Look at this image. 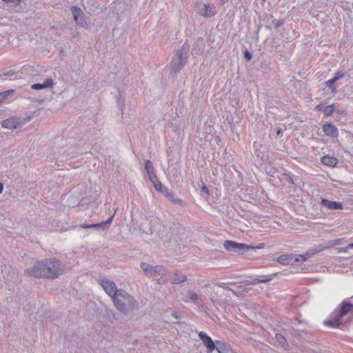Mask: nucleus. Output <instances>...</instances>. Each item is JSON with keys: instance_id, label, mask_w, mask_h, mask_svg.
<instances>
[{"instance_id": "nucleus-24", "label": "nucleus", "mask_w": 353, "mask_h": 353, "mask_svg": "<svg viewBox=\"0 0 353 353\" xmlns=\"http://www.w3.org/2000/svg\"><path fill=\"white\" fill-rule=\"evenodd\" d=\"M166 196L174 204L181 205L183 201L179 198H174V194L170 192H168Z\"/></svg>"}, {"instance_id": "nucleus-36", "label": "nucleus", "mask_w": 353, "mask_h": 353, "mask_svg": "<svg viewBox=\"0 0 353 353\" xmlns=\"http://www.w3.org/2000/svg\"><path fill=\"white\" fill-rule=\"evenodd\" d=\"M244 57H245V58L247 60L250 61V60H251V59H252V53H251V52H250L248 50H245V51L244 52Z\"/></svg>"}, {"instance_id": "nucleus-34", "label": "nucleus", "mask_w": 353, "mask_h": 353, "mask_svg": "<svg viewBox=\"0 0 353 353\" xmlns=\"http://www.w3.org/2000/svg\"><path fill=\"white\" fill-rule=\"evenodd\" d=\"M277 261L281 264H285L287 261V255H282L278 257Z\"/></svg>"}, {"instance_id": "nucleus-39", "label": "nucleus", "mask_w": 353, "mask_h": 353, "mask_svg": "<svg viewBox=\"0 0 353 353\" xmlns=\"http://www.w3.org/2000/svg\"><path fill=\"white\" fill-rule=\"evenodd\" d=\"M323 108V106L322 105H321V104H319V105H317L315 107L314 110H322Z\"/></svg>"}, {"instance_id": "nucleus-9", "label": "nucleus", "mask_w": 353, "mask_h": 353, "mask_svg": "<svg viewBox=\"0 0 353 353\" xmlns=\"http://www.w3.org/2000/svg\"><path fill=\"white\" fill-rule=\"evenodd\" d=\"M341 317L350 312H353V296L350 300L343 301L337 310H335Z\"/></svg>"}, {"instance_id": "nucleus-22", "label": "nucleus", "mask_w": 353, "mask_h": 353, "mask_svg": "<svg viewBox=\"0 0 353 353\" xmlns=\"http://www.w3.org/2000/svg\"><path fill=\"white\" fill-rule=\"evenodd\" d=\"M152 225L151 227V232L154 233L156 232L159 236L161 238L164 236V231L158 230L157 226L161 225V221L158 219H154L152 221Z\"/></svg>"}, {"instance_id": "nucleus-17", "label": "nucleus", "mask_w": 353, "mask_h": 353, "mask_svg": "<svg viewBox=\"0 0 353 353\" xmlns=\"http://www.w3.org/2000/svg\"><path fill=\"white\" fill-rule=\"evenodd\" d=\"M309 256H305L301 254H290L288 255V264H294V263H303Z\"/></svg>"}, {"instance_id": "nucleus-40", "label": "nucleus", "mask_w": 353, "mask_h": 353, "mask_svg": "<svg viewBox=\"0 0 353 353\" xmlns=\"http://www.w3.org/2000/svg\"><path fill=\"white\" fill-rule=\"evenodd\" d=\"M6 76H12L14 75V73L11 71L4 73Z\"/></svg>"}, {"instance_id": "nucleus-13", "label": "nucleus", "mask_w": 353, "mask_h": 353, "mask_svg": "<svg viewBox=\"0 0 353 353\" xmlns=\"http://www.w3.org/2000/svg\"><path fill=\"white\" fill-rule=\"evenodd\" d=\"M116 212H117V210H115L114 213L104 222H101L99 223H93V224H85L84 223V224L81 225L80 227L82 228H101V227H103V228H105L107 227V225H109L111 223V222L112 221V220L114 217Z\"/></svg>"}, {"instance_id": "nucleus-23", "label": "nucleus", "mask_w": 353, "mask_h": 353, "mask_svg": "<svg viewBox=\"0 0 353 353\" xmlns=\"http://www.w3.org/2000/svg\"><path fill=\"white\" fill-rule=\"evenodd\" d=\"M215 345V349L217 350L219 353H228V352L230 350L225 343L220 341H216Z\"/></svg>"}, {"instance_id": "nucleus-33", "label": "nucleus", "mask_w": 353, "mask_h": 353, "mask_svg": "<svg viewBox=\"0 0 353 353\" xmlns=\"http://www.w3.org/2000/svg\"><path fill=\"white\" fill-rule=\"evenodd\" d=\"M2 1L7 4L17 5L20 3V1L21 0H2Z\"/></svg>"}, {"instance_id": "nucleus-38", "label": "nucleus", "mask_w": 353, "mask_h": 353, "mask_svg": "<svg viewBox=\"0 0 353 353\" xmlns=\"http://www.w3.org/2000/svg\"><path fill=\"white\" fill-rule=\"evenodd\" d=\"M70 30L72 31V34L73 37L79 36V32L74 30L72 28H70Z\"/></svg>"}, {"instance_id": "nucleus-5", "label": "nucleus", "mask_w": 353, "mask_h": 353, "mask_svg": "<svg viewBox=\"0 0 353 353\" xmlns=\"http://www.w3.org/2000/svg\"><path fill=\"white\" fill-rule=\"evenodd\" d=\"M271 279H255L251 281H250L247 285H239L236 288V289H231L228 287L226 283H221L219 284V286L221 288H223L225 290L231 291L234 295L236 296H241L245 294V293H247L251 288L249 287L250 285H255L256 283H268L270 281Z\"/></svg>"}, {"instance_id": "nucleus-16", "label": "nucleus", "mask_w": 353, "mask_h": 353, "mask_svg": "<svg viewBox=\"0 0 353 353\" xmlns=\"http://www.w3.org/2000/svg\"><path fill=\"white\" fill-rule=\"evenodd\" d=\"M321 162L329 167H336L339 163L338 159L334 156L325 155L321 157Z\"/></svg>"}, {"instance_id": "nucleus-26", "label": "nucleus", "mask_w": 353, "mask_h": 353, "mask_svg": "<svg viewBox=\"0 0 353 353\" xmlns=\"http://www.w3.org/2000/svg\"><path fill=\"white\" fill-rule=\"evenodd\" d=\"M336 81H334V79L333 78H332V79L327 80V81H325V85L331 89V91L332 93H335L336 91V88L333 85V84Z\"/></svg>"}, {"instance_id": "nucleus-45", "label": "nucleus", "mask_w": 353, "mask_h": 353, "mask_svg": "<svg viewBox=\"0 0 353 353\" xmlns=\"http://www.w3.org/2000/svg\"><path fill=\"white\" fill-rule=\"evenodd\" d=\"M228 0H221V4H224L226 1H228Z\"/></svg>"}, {"instance_id": "nucleus-3", "label": "nucleus", "mask_w": 353, "mask_h": 353, "mask_svg": "<svg viewBox=\"0 0 353 353\" xmlns=\"http://www.w3.org/2000/svg\"><path fill=\"white\" fill-rule=\"evenodd\" d=\"M141 268L143 270L145 274L148 277H157V283L160 285H164L168 281L167 275L168 271L166 268L161 265H151L146 262H141L140 264Z\"/></svg>"}, {"instance_id": "nucleus-14", "label": "nucleus", "mask_w": 353, "mask_h": 353, "mask_svg": "<svg viewBox=\"0 0 353 353\" xmlns=\"http://www.w3.org/2000/svg\"><path fill=\"white\" fill-rule=\"evenodd\" d=\"M321 205L329 210H342L343 208L341 202L332 201L326 199L321 200Z\"/></svg>"}, {"instance_id": "nucleus-27", "label": "nucleus", "mask_w": 353, "mask_h": 353, "mask_svg": "<svg viewBox=\"0 0 353 353\" xmlns=\"http://www.w3.org/2000/svg\"><path fill=\"white\" fill-rule=\"evenodd\" d=\"M334 110V104L329 105L326 106L324 108L325 115L326 117L331 116L333 114Z\"/></svg>"}, {"instance_id": "nucleus-30", "label": "nucleus", "mask_w": 353, "mask_h": 353, "mask_svg": "<svg viewBox=\"0 0 353 353\" xmlns=\"http://www.w3.org/2000/svg\"><path fill=\"white\" fill-rule=\"evenodd\" d=\"M275 339L281 345H284L285 343L286 342L285 336L280 334H276Z\"/></svg>"}, {"instance_id": "nucleus-2", "label": "nucleus", "mask_w": 353, "mask_h": 353, "mask_svg": "<svg viewBox=\"0 0 353 353\" xmlns=\"http://www.w3.org/2000/svg\"><path fill=\"white\" fill-rule=\"evenodd\" d=\"M112 301L117 310L125 316H128L139 305L134 297L123 289H119Z\"/></svg>"}, {"instance_id": "nucleus-41", "label": "nucleus", "mask_w": 353, "mask_h": 353, "mask_svg": "<svg viewBox=\"0 0 353 353\" xmlns=\"http://www.w3.org/2000/svg\"><path fill=\"white\" fill-rule=\"evenodd\" d=\"M3 190V185L1 183H0V194L2 193Z\"/></svg>"}, {"instance_id": "nucleus-37", "label": "nucleus", "mask_w": 353, "mask_h": 353, "mask_svg": "<svg viewBox=\"0 0 353 353\" xmlns=\"http://www.w3.org/2000/svg\"><path fill=\"white\" fill-rule=\"evenodd\" d=\"M201 190L206 193L207 194H210V192H209V189L207 186L205 185H203L202 188H201Z\"/></svg>"}, {"instance_id": "nucleus-28", "label": "nucleus", "mask_w": 353, "mask_h": 353, "mask_svg": "<svg viewBox=\"0 0 353 353\" xmlns=\"http://www.w3.org/2000/svg\"><path fill=\"white\" fill-rule=\"evenodd\" d=\"M13 92V90H8L6 92H0V103H2L7 98V97Z\"/></svg>"}, {"instance_id": "nucleus-31", "label": "nucleus", "mask_w": 353, "mask_h": 353, "mask_svg": "<svg viewBox=\"0 0 353 353\" xmlns=\"http://www.w3.org/2000/svg\"><path fill=\"white\" fill-rule=\"evenodd\" d=\"M154 183V188L157 191L162 192L163 186L161 183V182L157 179L154 181V182H152Z\"/></svg>"}, {"instance_id": "nucleus-43", "label": "nucleus", "mask_w": 353, "mask_h": 353, "mask_svg": "<svg viewBox=\"0 0 353 353\" xmlns=\"http://www.w3.org/2000/svg\"><path fill=\"white\" fill-rule=\"evenodd\" d=\"M347 248H353V243H350V244L347 245Z\"/></svg>"}, {"instance_id": "nucleus-29", "label": "nucleus", "mask_w": 353, "mask_h": 353, "mask_svg": "<svg viewBox=\"0 0 353 353\" xmlns=\"http://www.w3.org/2000/svg\"><path fill=\"white\" fill-rule=\"evenodd\" d=\"M145 168L147 172H150L152 173V171H153L154 170L153 165L150 160H146L145 161Z\"/></svg>"}, {"instance_id": "nucleus-21", "label": "nucleus", "mask_w": 353, "mask_h": 353, "mask_svg": "<svg viewBox=\"0 0 353 353\" xmlns=\"http://www.w3.org/2000/svg\"><path fill=\"white\" fill-rule=\"evenodd\" d=\"M187 276L184 274H182L179 271H175L174 272V278L172 281V284H181L187 281Z\"/></svg>"}, {"instance_id": "nucleus-46", "label": "nucleus", "mask_w": 353, "mask_h": 353, "mask_svg": "<svg viewBox=\"0 0 353 353\" xmlns=\"http://www.w3.org/2000/svg\"><path fill=\"white\" fill-rule=\"evenodd\" d=\"M288 182H292V183H293V181H292V179H289V178H288Z\"/></svg>"}, {"instance_id": "nucleus-47", "label": "nucleus", "mask_w": 353, "mask_h": 353, "mask_svg": "<svg viewBox=\"0 0 353 353\" xmlns=\"http://www.w3.org/2000/svg\"><path fill=\"white\" fill-rule=\"evenodd\" d=\"M228 353H236L234 352H233L232 350H230V351L228 352Z\"/></svg>"}, {"instance_id": "nucleus-8", "label": "nucleus", "mask_w": 353, "mask_h": 353, "mask_svg": "<svg viewBox=\"0 0 353 353\" xmlns=\"http://www.w3.org/2000/svg\"><path fill=\"white\" fill-rule=\"evenodd\" d=\"M100 284L104 291L110 296L111 299H112L117 294L119 289L117 288L116 284L111 281L109 280H101Z\"/></svg>"}, {"instance_id": "nucleus-1", "label": "nucleus", "mask_w": 353, "mask_h": 353, "mask_svg": "<svg viewBox=\"0 0 353 353\" xmlns=\"http://www.w3.org/2000/svg\"><path fill=\"white\" fill-rule=\"evenodd\" d=\"M63 272L61 263L56 258L38 261L25 270L29 276L52 280L59 278Z\"/></svg>"}, {"instance_id": "nucleus-10", "label": "nucleus", "mask_w": 353, "mask_h": 353, "mask_svg": "<svg viewBox=\"0 0 353 353\" xmlns=\"http://www.w3.org/2000/svg\"><path fill=\"white\" fill-rule=\"evenodd\" d=\"M341 318L336 311L331 314L328 319L323 321V325L330 328H339L342 323Z\"/></svg>"}, {"instance_id": "nucleus-42", "label": "nucleus", "mask_w": 353, "mask_h": 353, "mask_svg": "<svg viewBox=\"0 0 353 353\" xmlns=\"http://www.w3.org/2000/svg\"><path fill=\"white\" fill-rule=\"evenodd\" d=\"M281 133V129H278L277 131H276V134L279 136Z\"/></svg>"}, {"instance_id": "nucleus-7", "label": "nucleus", "mask_w": 353, "mask_h": 353, "mask_svg": "<svg viewBox=\"0 0 353 353\" xmlns=\"http://www.w3.org/2000/svg\"><path fill=\"white\" fill-rule=\"evenodd\" d=\"M70 10L77 24L83 28H88V25L84 19V14L83 11L77 6H72Z\"/></svg>"}, {"instance_id": "nucleus-25", "label": "nucleus", "mask_w": 353, "mask_h": 353, "mask_svg": "<svg viewBox=\"0 0 353 353\" xmlns=\"http://www.w3.org/2000/svg\"><path fill=\"white\" fill-rule=\"evenodd\" d=\"M187 296L189 299H190L194 303H196L197 301L199 300V296L197 294L192 290H188L187 291Z\"/></svg>"}, {"instance_id": "nucleus-6", "label": "nucleus", "mask_w": 353, "mask_h": 353, "mask_svg": "<svg viewBox=\"0 0 353 353\" xmlns=\"http://www.w3.org/2000/svg\"><path fill=\"white\" fill-rule=\"evenodd\" d=\"M188 58V52L185 45L179 50L178 57L174 58L170 64L171 74L175 76L185 65Z\"/></svg>"}, {"instance_id": "nucleus-35", "label": "nucleus", "mask_w": 353, "mask_h": 353, "mask_svg": "<svg viewBox=\"0 0 353 353\" xmlns=\"http://www.w3.org/2000/svg\"><path fill=\"white\" fill-rule=\"evenodd\" d=\"M343 77V73H341V72H336L334 74V76L333 79H334L335 81H337L339 79H340Z\"/></svg>"}, {"instance_id": "nucleus-32", "label": "nucleus", "mask_w": 353, "mask_h": 353, "mask_svg": "<svg viewBox=\"0 0 353 353\" xmlns=\"http://www.w3.org/2000/svg\"><path fill=\"white\" fill-rule=\"evenodd\" d=\"M148 173V177H149V179L152 181V182H154V181L157 180L158 178L157 177L156 174H155V172H154V170L153 171H152V173L150 172H147Z\"/></svg>"}, {"instance_id": "nucleus-11", "label": "nucleus", "mask_w": 353, "mask_h": 353, "mask_svg": "<svg viewBox=\"0 0 353 353\" xmlns=\"http://www.w3.org/2000/svg\"><path fill=\"white\" fill-rule=\"evenodd\" d=\"M198 13L199 15L206 18L213 17L216 13V8L214 5L201 4L199 8Z\"/></svg>"}, {"instance_id": "nucleus-12", "label": "nucleus", "mask_w": 353, "mask_h": 353, "mask_svg": "<svg viewBox=\"0 0 353 353\" xmlns=\"http://www.w3.org/2000/svg\"><path fill=\"white\" fill-rule=\"evenodd\" d=\"M199 337L206 347L208 353H211L215 350L216 341L214 342L212 340V339L209 336H208L205 332H200L199 333Z\"/></svg>"}, {"instance_id": "nucleus-44", "label": "nucleus", "mask_w": 353, "mask_h": 353, "mask_svg": "<svg viewBox=\"0 0 353 353\" xmlns=\"http://www.w3.org/2000/svg\"><path fill=\"white\" fill-rule=\"evenodd\" d=\"M172 316H174L176 319H179V316L176 313H173Z\"/></svg>"}, {"instance_id": "nucleus-48", "label": "nucleus", "mask_w": 353, "mask_h": 353, "mask_svg": "<svg viewBox=\"0 0 353 353\" xmlns=\"http://www.w3.org/2000/svg\"><path fill=\"white\" fill-rule=\"evenodd\" d=\"M266 1V0H262V1H263V2H264V1Z\"/></svg>"}, {"instance_id": "nucleus-15", "label": "nucleus", "mask_w": 353, "mask_h": 353, "mask_svg": "<svg viewBox=\"0 0 353 353\" xmlns=\"http://www.w3.org/2000/svg\"><path fill=\"white\" fill-rule=\"evenodd\" d=\"M323 130L325 134L329 137H337L339 135L338 129L331 123H326L323 125Z\"/></svg>"}, {"instance_id": "nucleus-19", "label": "nucleus", "mask_w": 353, "mask_h": 353, "mask_svg": "<svg viewBox=\"0 0 353 353\" xmlns=\"http://www.w3.org/2000/svg\"><path fill=\"white\" fill-rule=\"evenodd\" d=\"M254 154L257 157H259L263 160V158L265 157V154L266 152L265 147L259 143L254 142Z\"/></svg>"}, {"instance_id": "nucleus-18", "label": "nucleus", "mask_w": 353, "mask_h": 353, "mask_svg": "<svg viewBox=\"0 0 353 353\" xmlns=\"http://www.w3.org/2000/svg\"><path fill=\"white\" fill-rule=\"evenodd\" d=\"M54 81L52 79H46L43 83H34L31 85L33 90H41L43 88H52L54 85Z\"/></svg>"}, {"instance_id": "nucleus-4", "label": "nucleus", "mask_w": 353, "mask_h": 353, "mask_svg": "<svg viewBox=\"0 0 353 353\" xmlns=\"http://www.w3.org/2000/svg\"><path fill=\"white\" fill-rule=\"evenodd\" d=\"M223 246L229 252H246L251 249H263L265 247L264 243H260L256 246H252L245 243H237L233 241L227 240L224 242Z\"/></svg>"}, {"instance_id": "nucleus-20", "label": "nucleus", "mask_w": 353, "mask_h": 353, "mask_svg": "<svg viewBox=\"0 0 353 353\" xmlns=\"http://www.w3.org/2000/svg\"><path fill=\"white\" fill-rule=\"evenodd\" d=\"M19 125V123L14 118L6 119L2 122V126L5 128L15 130Z\"/></svg>"}]
</instances>
